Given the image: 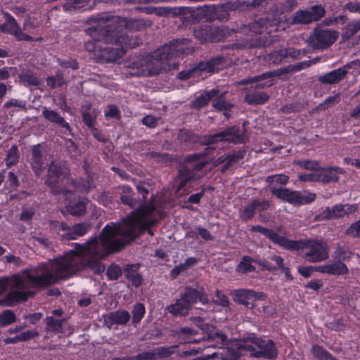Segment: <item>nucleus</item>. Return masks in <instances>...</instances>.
Segmentation results:
<instances>
[{"label":"nucleus","mask_w":360,"mask_h":360,"mask_svg":"<svg viewBox=\"0 0 360 360\" xmlns=\"http://www.w3.org/2000/svg\"><path fill=\"white\" fill-rule=\"evenodd\" d=\"M203 321V318L200 316L193 319V321L198 325L202 330L205 332L208 340H213L217 342V345L214 343L207 344L206 347L214 346L221 347L223 345H226L225 348H223L222 352L221 353L223 360H238L240 356L248 354L247 348L243 345L245 343H248L246 338L227 342V338L224 334L220 333L212 326L207 323L202 324L201 323Z\"/></svg>","instance_id":"nucleus-4"},{"label":"nucleus","mask_w":360,"mask_h":360,"mask_svg":"<svg viewBox=\"0 0 360 360\" xmlns=\"http://www.w3.org/2000/svg\"><path fill=\"white\" fill-rule=\"evenodd\" d=\"M238 271L245 273L252 271L254 267L250 263V259L248 257H244L238 266Z\"/></svg>","instance_id":"nucleus-45"},{"label":"nucleus","mask_w":360,"mask_h":360,"mask_svg":"<svg viewBox=\"0 0 360 360\" xmlns=\"http://www.w3.org/2000/svg\"><path fill=\"white\" fill-rule=\"evenodd\" d=\"M146 310L145 307L143 304H136L133 309V322L139 323L145 314Z\"/></svg>","instance_id":"nucleus-41"},{"label":"nucleus","mask_w":360,"mask_h":360,"mask_svg":"<svg viewBox=\"0 0 360 360\" xmlns=\"http://www.w3.org/2000/svg\"><path fill=\"white\" fill-rule=\"evenodd\" d=\"M338 37V32L335 30L316 27L308 39V44L314 49H325L330 46Z\"/></svg>","instance_id":"nucleus-10"},{"label":"nucleus","mask_w":360,"mask_h":360,"mask_svg":"<svg viewBox=\"0 0 360 360\" xmlns=\"http://www.w3.org/2000/svg\"><path fill=\"white\" fill-rule=\"evenodd\" d=\"M212 105L214 108L222 110H229L231 108V105L226 102L223 94L217 96L214 100Z\"/></svg>","instance_id":"nucleus-38"},{"label":"nucleus","mask_w":360,"mask_h":360,"mask_svg":"<svg viewBox=\"0 0 360 360\" xmlns=\"http://www.w3.org/2000/svg\"><path fill=\"white\" fill-rule=\"evenodd\" d=\"M316 266H300L298 268V271L302 276L308 278L311 276L313 271H316Z\"/></svg>","instance_id":"nucleus-61"},{"label":"nucleus","mask_w":360,"mask_h":360,"mask_svg":"<svg viewBox=\"0 0 360 360\" xmlns=\"http://www.w3.org/2000/svg\"><path fill=\"white\" fill-rule=\"evenodd\" d=\"M47 328L49 330L57 332V333H63L62 330V325L64 323V320H56L53 317H47L46 319Z\"/></svg>","instance_id":"nucleus-36"},{"label":"nucleus","mask_w":360,"mask_h":360,"mask_svg":"<svg viewBox=\"0 0 360 360\" xmlns=\"http://www.w3.org/2000/svg\"><path fill=\"white\" fill-rule=\"evenodd\" d=\"M218 91L216 89H211L202 94L200 96L197 97L192 101V107L195 109H200L207 105L210 101L214 97L217 96Z\"/></svg>","instance_id":"nucleus-29"},{"label":"nucleus","mask_w":360,"mask_h":360,"mask_svg":"<svg viewBox=\"0 0 360 360\" xmlns=\"http://www.w3.org/2000/svg\"><path fill=\"white\" fill-rule=\"evenodd\" d=\"M316 271L330 275L341 276L347 274L349 269L343 262L341 261H337L328 263L324 265L318 266L316 268Z\"/></svg>","instance_id":"nucleus-15"},{"label":"nucleus","mask_w":360,"mask_h":360,"mask_svg":"<svg viewBox=\"0 0 360 360\" xmlns=\"http://www.w3.org/2000/svg\"><path fill=\"white\" fill-rule=\"evenodd\" d=\"M198 300L202 304L207 303L205 294L192 288L186 287L185 292L174 304L169 305L167 309L174 316H186L191 309V305L196 303Z\"/></svg>","instance_id":"nucleus-5"},{"label":"nucleus","mask_w":360,"mask_h":360,"mask_svg":"<svg viewBox=\"0 0 360 360\" xmlns=\"http://www.w3.org/2000/svg\"><path fill=\"white\" fill-rule=\"evenodd\" d=\"M186 41H173L169 45L166 44L157 50L152 56H137L131 62H126L125 66L134 70L129 72L131 76L136 77L151 76L169 71L176 68L175 63H172L171 60L182 53L183 48L180 44H184Z\"/></svg>","instance_id":"nucleus-3"},{"label":"nucleus","mask_w":360,"mask_h":360,"mask_svg":"<svg viewBox=\"0 0 360 360\" xmlns=\"http://www.w3.org/2000/svg\"><path fill=\"white\" fill-rule=\"evenodd\" d=\"M68 211L74 216L83 215L86 211V204L84 201H79L72 205L68 206Z\"/></svg>","instance_id":"nucleus-35"},{"label":"nucleus","mask_w":360,"mask_h":360,"mask_svg":"<svg viewBox=\"0 0 360 360\" xmlns=\"http://www.w3.org/2000/svg\"><path fill=\"white\" fill-rule=\"evenodd\" d=\"M269 96L264 92H255L245 96V101L249 104H263L268 101Z\"/></svg>","instance_id":"nucleus-31"},{"label":"nucleus","mask_w":360,"mask_h":360,"mask_svg":"<svg viewBox=\"0 0 360 360\" xmlns=\"http://www.w3.org/2000/svg\"><path fill=\"white\" fill-rule=\"evenodd\" d=\"M18 160V153L16 146H12L8 151L6 158V165L11 167L15 165Z\"/></svg>","instance_id":"nucleus-40"},{"label":"nucleus","mask_w":360,"mask_h":360,"mask_svg":"<svg viewBox=\"0 0 360 360\" xmlns=\"http://www.w3.org/2000/svg\"><path fill=\"white\" fill-rule=\"evenodd\" d=\"M360 30V20H353L349 22L343 33V36L345 38H350L354 35L357 32Z\"/></svg>","instance_id":"nucleus-34"},{"label":"nucleus","mask_w":360,"mask_h":360,"mask_svg":"<svg viewBox=\"0 0 360 360\" xmlns=\"http://www.w3.org/2000/svg\"><path fill=\"white\" fill-rule=\"evenodd\" d=\"M31 165L36 175H39L44 168L40 145H34L32 148Z\"/></svg>","instance_id":"nucleus-27"},{"label":"nucleus","mask_w":360,"mask_h":360,"mask_svg":"<svg viewBox=\"0 0 360 360\" xmlns=\"http://www.w3.org/2000/svg\"><path fill=\"white\" fill-rule=\"evenodd\" d=\"M299 164L300 167L307 169L314 170V172L319 170L320 168L319 162L316 161L302 160Z\"/></svg>","instance_id":"nucleus-46"},{"label":"nucleus","mask_w":360,"mask_h":360,"mask_svg":"<svg viewBox=\"0 0 360 360\" xmlns=\"http://www.w3.org/2000/svg\"><path fill=\"white\" fill-rule=\"evenodd\" d=\"M334 256L339 261L345 260L349 257V253L341 247H338L334 252Z\"/></svg>","instance_id":"nucleus-51"},{"label":"nucleus","mask_w":360,"mask_h":360,"mask_svg":"<svg viewBox=\"0 0 360 360\" xmlns=\"http://www.w3.org/2000/svg\"><path fill=\"white\" fill-rule=\"evenodd\" d=\"M338 99L339 96L338 95L329 96L322 103H320L317 106V108L318 110H325L327 108H328L331 104L337 103L338 101Z\"/></svg>","instance_id":"nucleus-47"},{"label":"nucleus","mask_w":360,"mask_h":360,"mask_svg":"<svg viewBox=\"0 0 360 360\" xmlns=\"http://www.w3.org/2000/svg\"><path fill=\"white\" fill-rule=\"evenodd\" d=\"M298 177L302 181H319L317 179V171L309 174H300Z\"/></svg>","instance_id":"nucleus-55"},{"label":"nucleus","mask_w":360,"mask_h":360,"mask_svg":"<svg viewBox=\"0 0 360 360\" xmlns=\"http://www.w3.org/2000/svg\"><path fill=\"white\" fill-rule=\"evenodd\" d=\"M63 169L58 167L54 162H51L49 169L48 178L46 180L48 184L53 191L55 184L63 178Z\"/></svg>","instance_id":"nucleus-28"},{"label":"nucleus","mask_w":360,"mask_h":360,"mask_svg":"<svg viewBox=\"0 0 360 360\" xmlns=\"http://www.w3.org/2000/svg\"><path fill=\"white\" fill-rule=\"evenodd\" d=\"M254 205L255 212H262L263 210H266L269 206V203L267 200H254Z\"/></svg>","instance_id":"nucleus-60"},{"label":"nucleus","mask_w":360,"mask_h":360,"mask_svg":"<svg viewBox=\"0 0 360 360\" xmlns=\"http://www.w3.org/2000/svg\"><path fill=\"white\" fill-rule=\"evenodd\" d=\"M121 201L139 208L120 224H107L101 234L83 244L75 243V250L53 261L26 269L20 273L0 278V305L14 307L34 295L33 289L45 288L67 278L77 271L89 268L95 274L104 271L101 260L118 250L151 226V200L148 205L137 204L131 196V188L123 186Z\"/></svg>","instance_id":"nucleus-1"},{"label":"nucleus","mask_w":360,"mask_h":360,"mask_svg":"<svg viewBox=\"0 0 360 360\" xmlns=\"http://www.w3.org/2000/svg\"><path fill=\"white\" fill-rule=\"evenodd\" d=\"M38 335V333L35 330H27L22 332L18 335L20 342L26 341L30 340Z\"/></svg>","instance_id":"nucleus-52"},{"label":"nucleus","mask_w":360,"mask_h":360,"mask_svg":"<svg viewBox=\"0 0 360 360\" xmlns=\"http://www.w3.org/2000/svg\"><path fill=\"white\" fill-rule=\"evenodd\" d=\"M283 73V70L282 69L270 71L247 79L242 80L240 84H256V87L257 88L269 87L274 84V77H278Z\"/></svg>","instance_id":"nucleus-13"},{"label":"nucleus","mask_w":360,"mask_h":360,"mask_svg":"<svg viewBox=\"0 0 360 360\" xmlns=\"http://www.w3.org/2000/svg\"><path fill=\"white\" fill-rule=\"evenodd\" d=\"M346 234L354 237L360 238V219L352 224L346 230Z\"/></svg>","instance_id":"nucleus-43"},{"label":"nucleus","mask_w":360,"mask_h":360,"mask_svg":"<svg viewBox=\"0 0 360 360\" xmlns=\"http://www.w3.org/2000/svg\"><path fill=\"white\" fill-rule=\"evenodd\" d=\"M324 14V9L321 6H314L307 10H300L295 13L292 22L295 24H307L319 20Z\"/></svg>","instance_id":"nucleus-12"},{"label":"nucleus","mask_w":360,"mask_h":360,"mask_svg":"<svg viewBox=\"0 0 360 360\" xmlns=\"http://www.w3.org/2000/svg\"><path fill=\"white\" fill-rule=\"evenodd\" d=\"M302 55L300 51H296L293 48L283 49L269 54L267 60L274 64H278L288 57L300 58Z\"/></svg>","instance_id":"nucleus-16"},{"label":"nucleus","mask_w":360,"mask_h":360,"mask_svg":"<svg viewBox=\"0 0 360 360\" xmlns=\"http://www.w3.org/2000/svg\"><path fill=\"white\" fill-rule=\"evenodd\" d=\"M346 7L350 12H356L360 13V4L356 1L347 4Z\"/></svg>","instance_id":"nucleus-64"},{"label":"nucleus","mask_w":360,"mask_h":360,"mask_svg":"<svg viewBox=\"0 0 360 360\" xmlns=\"http://www.w3.org/2000/svg\"><path fill=\"white\" fill-rule=\"evenodd\" d=\"M0 28L4 32L13 34L15 37L20 30V27H18L16 20L11 15H8L6 23L4 25L0 26Z\"/></svg>","instance_id":"nucleus-32"},{"label":"nucleus","mask_w":360,"mask_h":360,"mask_svg":"<svg viewBox=\"0 0 360 360\" xmlns=\"http://www.w3.org/2000/svg\"><path fill=\"white\" fill-rule=\"evenodd\" d=\"M6 184L8 185V187L12 189H15L18 186V179L16 175L12 172H10L8 173V180L6 181Z\"/></svg>","instance_id":"nucleus-54"},{"label":"nucleus","mask_w":360,"mask_h":360,"mask_svg":"<svg viewBox=\"0 0 360 360\" xmlns=\"http://www.w3.org/2000/svg\"><path fill=\"white\" fill-rule=\"evenodd\" d=\"M217 32V28L205 25L195 29L194 35L201 42L215 41L219 40Z\"/></svg>","instance_id":"nucleus-17"},{"label":"nucleus","mask_w":360,"mask_h":360,"mask_svg":"<svg viewBox=\"0 0 360 360\" xmlns=\"http://www.w3.org/2000/svg\"><path fill=\"white\" fill-rule=\"evenodd\" d=\"M248 343L243 345L247 348L248 354L255 357L263 356L274 359L278 354L274 342L269 339H262L256 337L246 338Z\"/></svg>","instance_id":"nucleus-7"},{"label":"nucleus","mask_w":360,"mask_h":360,"mask_svg":"<svg viewBox=\"0 0 360 360\" xmlns=\"http://www.w3.org/2000/svg\"><path fill=\"white\" fill-rule=\"evenodd\" d=\"M89 22L96 25L87 30L92 40L85 43V49L106 61H115L122 58L128 49L139 44L136 37L134 39L131 33L124 32L127 26L125 18L103 13L91 16Z\"/></svg>","instance_id":"nucleus-2"},{"label":"nucleus","mask_w":360,"mask_h":360,"mask_svg":"<svg viewBox=\"0 0 360 360\" xmlns=\"http://www.w3.org/2000/svg\"><path fill=\"white\" fill-rule=\"evenodd\" d=\"M181 335H184L186 336L185 341L187 342H195L198 340L195 339H193L191 336L195 334V331L188 327H185L181 329Z\"/></svg>","instance_id":"nucleus-49"},{"label":"nucleus","mask_w":360,"mask_h":360,"mask_svg":"<svg viewBox=\"0 0 360 360\" xmlns=\"http://www.w3.org/2000/svg\"><path fill=\"white\" fill-rule=\"evenodd\" d=\"M253 290L248 289H238L232 292L233 300L246 308L252 309L255 303L252 302Z\"/></svg>","instance_id":"nucleus-19"},{"label":"nucleus","mask_w":360,"mask_h":360,"mask_svg":"<svg viewBox=\"0 0 360 360\" xmlns=\"http://www.w3.org/2000/svg\"><path fill=\"white\" fill-rule=\"evenodd\" d=\"M107 118H118L120 117V111L115 105H110L108 110L105 112Z\"/></svg>","instance_id":"nucleus-58"},{"label":"nucleus","mask_w":360,"mask_h":360,"mask_svg":"<svg viewBox=\"0 0 360 360\" xmlns=\"http://www.w3.org/2000/svg\"><path fill=\"white\" fill-rule=\"evenodd\" d=\"M255 212L254 201H252L240 211V217L244 220L250 219Z\"/></svg>","instance_id":"nucleus-42"},{"label":"nucleus","mask_w":360,"mask_h":360,"mask_svg":"<svg viewBox=\"0 0 360 360\" xmlns=\"http://www.w3.org/2000/svg\"><path fill=\"white\" fill-rule=\"evenodd\" d=\"M130 314L127 311H117L109 314L108 319L112 323L125 324L129 321Z\"/></svg>","instance_id":"nucleus-30"},{"label":"nucleus","mask_w":360,"mask_h":360,"mask_svg":"<svg viewBox=\"0 0 360 360\" xmlns=\"http://www.w3.org/2000/svg\"><path fill=\"white\" fill-rule=\"evenodd\" d=\"M241 137L239 130L236 127H233L211 136L208 143H212L219 141H231L237 143H239Z\"/></svg>","instance_id":"nucleus-14"},{"label":"nucleus","mask_w":360,"mask_h":360,"mask_svg":"<svg viewBox=\"0 0 360 360\" xmlns=\"http://www.w3.org/2000/svg\"><path fill=\"white\" fill-rule=\"evenodd\" d=\"M215 295L217 297V300L215 302L222 307H228L229 304V301L227 298V297L223 294L220 290H217L215 292Z\"/></svg>","instance_id":"nucleus-48"},{"label":"nucleus","mask_w":360,"mask_h":360,"mask_svg":"<svg viewBox=\"0 0 360 360\" xmlns=\"http://www.w3.org/2000/svg\"><path fill=\"white\" fill-rule=\"evenodd\" d=\"M288 179L289 178L288 176L283 174H279L269 176L266 178V181L269 184H275L285 185L288 181Z\"/></svg>","instance_id":"nucleus-39"},{"label":"nucleus","mask_w":360,"mask_h":360,"mask_svg":"<svg viewBox=\"0 0 360 360\" xmlns=\"http://www.w3.org/2000/svg\"><path fill=\"white\" fill-rule=\"evenodd\" d=\"M158 118L152 115L146 116L142 120L143 124L149 127H155L158 124Z\"/></svg>","instance_id":"nucleus-56"},{"label":"nucleus","mask_w":360,"mask_h":360,"mask_svg":"<svg viewBox=\"0 0 360 360\" xmlns=\"http://www.w3.org/2000/svg\"><path fill=\"white\" fill-rule=\"evenodd\" d=\"M127 277L134 286L138 287L141 284L142 278L139 274L136 272H129Z\"/></svg>","instance_id":"nucleus-53"},{"label":"nucleus","mask_w":360,"mask_h":360,"mask_svg":"<svg viewBox=\"0 0 360 360\" xmlns=\"http://www.w3.org/2000/svg\"><path fill=\"white\" fill-rule=\"evenodd\" d=\"M342 209L344 210V217L354 214L358 210V206L356 204H345L342 205Z\"/></svg>","instance_id":"nucleus-59"},{"label":"nucleus","mask_w":360,"mask_h":360,"mask_svg":"<svg viewBox=\"0 0 360 360\" xmlns=\"http://www.w3.org/2000/svg\"><path fill=\"white\" fill-rule=\"evenodd\" d=\"M251 230L255 232H259L269 239L271 238V235L274 233L272 230L264 228L261 226H252L251 228Z\"/></svg>","instance_id":"nucleus-57"},{"label":"nucleus","mask_w":360,"mask_h":360,"mask_svg":"<svg viewBox=\"0 0 360 360\" xmlns=\"http://www.w3.org/2000/svg\"><path fill=\"white\" fill-rule=\"evenodd\" d=\"M328 246L326 242L319 240L307 241L302 248L304 257L310 262H319L329 257Z\"/></svg>","instance_id":"nucleus-8"},{"label":"nucleus","mask_w":360,"mask_h":360,"mask_svg":"<svg viewBox=\"0 0 360 360\" xmlns=\"http://www.w3.org/2000/svg\"><path fill=\"white\" fill-rule=\"evenodd\" d=\"M96 119V115L89 112H83V120L89 127H93Z\"/></svg>","instance_id":"nucleus-50"},{"label":"nucleus","mask_w":360,"mask_h":360,"mask_svg":"<svg viewBox=\"0 0 360 360\" xmlns=\"http://www.w3.org/2000/svg\"><path fill=\"white\" fill-rule=\"evenodd\" d=\"M347 70L345 68H340L319 77L321 84H331L339 82L346 75Z\"/></svg>","instance_id":"nucleus-24"},{"label":"nucleus","mask_w":360,"mask_h":360,"mask_svg":"<svg viewBox=\"0 0 360 360\" xmlns=\"http://www.w3.org/2000/svg\"><path fill=\"white\" fill-rule=\"evenodd\" d=\"M174 347H158L155 349L153 352H146L142 354H139L137 356H134V360H148L155 357H167L173 354Z\"/></svg>","instance_id":"nucleus-20"},{"label":"nucleus","mask_w":360,"mask_h":360,"mask_svg":"<svg viewBox=\"0 0 360 360\" xmlns=\"http://www.w3.org/2000/svg\"><path fill=\"white\" fill-rule=\"evenodd\" d=\"M20 80L25 86H37L39 84V79L30 72L21 73L20 75Z\"/></svg>","instance_id":"nucleus-33"},{"label":"nucleus","mask_w":360,"mask_h":360,"mask_svg":"<svg viewBox=\"0 0 360 360\" xmlns=\"http://www.w3.org/2000/svg\"><path fill=\"white\" fill-rule=\"evenodd\" d=\"M33 240L34 242L38 243L40 245L44 248H49V240L48 238L42 236H32Z\"/></svg>","instance_id":"nucleus-62"},{"label":"nucleus","mask_w":360,"mask_h":360,"mask_svg":"<svg viewBox=\"0 0 360 360\" xmlns=\"http://www.w3.org/2000/svg\"><path fill=\"white\" fill-rule=\"evenodd\" d=\"M281 29H284L281 25H277L276 20H274L272 22H270L269 20H266L265 25H264L263 20L253 22L250 27V32L254 33H262L266 32L267 33H271L277 32Z\"/></svg>","instance_id":"nucleus-18"},{"label":"nucleus","mask_w":360,"mask_h":360,"mask_svg":"<svg viewBox=\"0 0 360 360\" xmlns=\"http://www.w3.org/2000/svg\"><path fill=\"white\" fill-rule=\"evenodd\" d=\"M15 320V315L11 310H5L0 314V325L2 326L10 325Z\"/></svg>","instance_id":"nucleus-37"},{"label":"nucleus","mask_w":360,"mask_h":360,"mask_svg":"<svg viewBox=\"0 0 360 360\" xmlns=\"http://www.w3.org/2000/svg\"><path fill=\"white\" fill-rule=\"evenodd\" d=\"M121 275V269L117 265L111 264L107 269V276L110 280H116Z\"/></svg>","instance_id":"nucleus-44"},{"label":"nucleus","mask_w":360,"mask_h":360,"mask_svg":"<svg viewBox=\"0 0 360 360\" xmlns=\"http://www.w3.org/2000/svg\"><path fill=\"white\" fill-rule=\"evenodd\" d=\"M42 115L47 120L54 122L60 125L61 127L65 128V132H70V127L68 123H67L63 117H62L57 112L44 107L42 110Z\"/></svg>","instance_id":"nucleus-26"},{"label":"nucleus","mask_w":360,"mask_h":360,"mask_svg":"<svg viewBox=\"0 0 360 360\" xmlns=\"http://www.w3.org/2000/svg\"><path fill=\"white\" fill-rule=\"evenodd\" d=\"M342 205L326 207L322 212L315 217V220L332 219L344 217Z\"/></svg>","instance_id":"nucleus-25"},{"label":"nucleus","mask_w":360,"mask_h":360,"mask_svg":"<svg viewBox=\"0 0 360 360\" xmlns=\"http://www.w3.org/2000/svg\"><path fill=\"white\" fill-rule=\"evenodd\" d=\"M198 231L202 238L207 240H214V237L211 235V233L207 229L199 226V227H198Z\"/></svg>","instance_id":"nucleus-63"},{"label":"nucleus","mask_w":360,"mask_h":360,"mask_svg":"<svg viewBox=\"0 0 360 360\" xmlns=\"http://www.w3.org/2000/svg\"><path fill=\"white\" fill-rule=\"evenodd\" d=\"M342 172L343 169L338 167L319 168L317 170V179L319 181L322 182L337 181L339 178V174Z\"/></svg>","instance_id":"nucleus-22"},{"label":"nucleus","mask_w":360,"mask_h":360,"mask_svg":"<svg viewBox=\"0 0 360 360\" xmlns=\"http://www.w3.org/2000/svg\"><path fill=\"white\" fill-rule=\"evenodd\" d=\"M221 63L220 58L212 59L209 61L200 62L197 66L188 70H183L179 73V79H188L200 76L202 78L207 77V73L214 72L218 68L216 66Z\"/></svg>","instance_id":"nucleus-11"},{"label":"nucleus","mask_w":360,"mask_h":360,"mask_svg":"<svg viewBox=\"0 0 360 360\" xmlns=\"http://www.w3.org/2000/svg\"><path fill=\"white\" fill-rule=\"evenodd\" d=\"M199 157V155H194L186 159V166L179 170L178 190L184 188L190 180H197L204 175L202 169L206 162Z\"/></svg>","instance_id":"nucleus-6"},{"label":"nucleus","mask_w":360,"mask_h":360,"mask_svg":"<svg viewBox=\"0 0 360 360\" xmlns=\"http://www.w3.org/2000/svg\"><path fill=\"white\" fill-rule=\"evenodd\" d=\"M271 193L277 198L293 205H304L314 201L316 198L314 193L307 191H290L288 188H271Z\"/></svg>","instance_id":"nucleus-9"},{"label":"nucleus","mask_w":360,"mask_h":360,"mask_svg":"<svg viewBox=\"0 0 360 360\" xmlns=\"http://www.w3.org/2000/svg\"><path fill=\"white\" fill-rule=\"evenodd\" d=\"M90 229V226L86 223H79L70 227L68 232L61 235L64 240H76L79 237L86 235Z\"/></svg>","instance_id":"nucleus-21"},{"label":"nucleus","mask_w":360,"mask_h":360,"mask_svg":"<svg viewBox=\"0 0 360 360\" xmlns=\"http://www.w3.org/2000/svg\"><path fill=\"white\" fill-rule=\"evenodd\" d=\"M270 240L286 250H295L302 248V242L289 240L285 236H281L274 231L271 235Z\"/></svg>","instance_id":"nucleus-23"}]
</instances>
